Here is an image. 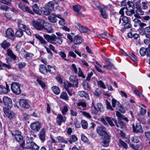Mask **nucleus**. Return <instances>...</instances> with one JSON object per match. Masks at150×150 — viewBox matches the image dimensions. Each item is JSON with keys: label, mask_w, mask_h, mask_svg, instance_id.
Wrapping results in <instances>:
<instances>
[{"label": "nucleus", "mask_w": 150, "mask_h": 150, "mask_svg": "<svg viewBox=\"0 0 150 150\" xmlns=\"http://www.w3.org/2000/svg\"><path fill=\"white\" fill-rule=\"evenodd\" d=\"M96 131L100 136L104 137L103 146L105 147L108 146L111 137L106 131L105 128L102 125L98 126L96 128Z\"/></svg>", "instance_id": "f257e3e1"}, {"label": "nucleus", "mask_w": 150, "mask_h": 150, "mask_svg": "<svg viewBox=\"0 0 150 150\" xmlns=\"http://www.w3.org/2000/svg\"><path fill=\"white\" fill-rule=\"evenodd\" d=\"M70 81L73 84H72L71 83L68 82L67 83H64V87L67 91L68 94L70 96H72V93L71 91L70 88L71 87H75L76 88L78 87V79L76 77L73 75H71L69 78Z\"/></svg>", "instance_id": "f03ea898"}, {"label": "nucleus", "mask_w": 150, "mask_h": 150, "mask_svg": "<svg viewBox=\"0 0 150 150\" xmlns=\"http://www.w3.org/2000/svg\"><path fill=\"white\" fill-rule=\"evenodd\" d=\"M43 36L48 42L53 45H56L57 43L61 45L62 42V40L61 38L57 37L54 34L50 35L47 34H44Z\"/></svg>", "instance_id": "7ed1b4c3"}, {"label": "nucleus", "mask_w": 150, "mask_h": 150, "mask_svg": "<svg viewBox=\"0 0 150 150\" xmlns=\"http://www.w3.org/2000/svg\"><path fill=\"white\" fill-rule=\"evenodd\" d=\"M45 21L40 19H38L37 21H33L32 25L37 30H42Z\"/></svg>", "instance_id": "20e7f679"}, {"label": "nucleus", "mask_w": 150, "mask_h": 150, "mask_svg": "<svg viewBox=\"0 0 150 150\" xmlns=\"http://www.w3.org/2000/svg\"><path fill=\"white\" fill-rule=\"evenodd\" d=\"M20 84L18 83L13 82L11 85V91L14 93L18 95L21 93Z\"/></svg>", "instance_id": "39448f33"}, {"label": "nucleus", "mask_w": 150, "mask_h": 150, "mask_svg": "<svg viewBox=\"0 0 150 150\" xmlns=\"http://www.w3.org/2000/svg\"><path fill=\"white\" fill-rule=\"evenodd\" d=\"M3 101L4 103L5 108H11L12 106V102L11 100L7 96H5L3 98Z\"/></svg>", "instance_id": "423d86ee"}, {"label": "nucleus", "mask_w": 150, "mask_h": 150, "mask_svg": "<svg viewBox=\"0 0 150 150\" xmlns=\"http://www.w3.org/2000/svg\"><path fill=\"white\" fill-rule=\"evenodd\" d=\"M6 37L11 40H13L15 38L14 33L11 28H8L6 31Z\"/></svg>", "instance_id": "0eeeda50"}, {"label": "nucleus", "mask_w": 150, "mask_h": 150, "mask_svg": "<svg viewBox=\"0 0 150 150\" xmlns=\"http://www.w3.org/2000/svg\"><path fill=\"white\" fill-rule=\"evenodd\" d=\"M42 30L48 33H52L53 31V29L51 25L47 22H45Z\"/></svg>", "instance_id": "6e6552de"}, {"label": "nucleus", "mask_w": 150, "mask_h": 150, "mask_svg": "<svg viewBox=\"0 0 150 150\" xmlns=\"http://www.w3.org/2000/svg\"><path fill=\"white\" fill-rule=\"evenodd\" d=\"M17 24L19 28H23V29L24 30V31L28 35H31V33L29 29L25 25L22 24L21 21H18Z\"/></svg>", "instance_id": "1a4fd4ad"}, {"label": "nucleus", "mask_w": 150, "mask_h": 150, "mask_svg": "<svg viewBox=\"0 0 150 150\" xmlns=\"http://www.w3.org/2000/svg\"><path fill=\"white\" fill-rule=\"evenodd\" d=\"M30 127L31 129L33 130L38 132L40 129L41 125L38 122H36L31 123Z\"/></svg>", "instance_id": "9d476101"}, {"label": "nucleus", "mask_w": 150, "mask_h": 150, "mask_svg": "<svg viewBox=\"0 0 150 150\" xmlns=\"http://www.w3.org/2000/svg\"><path fill=\"white\" fill-rule=\"evenodd\" d=\"M56 123L59 125H61L62 122H64L66 120V117L63 116L60 114H58L56 117Z\"/></svg>", "instance_id": "9b49d317"}, {"label": "nucleus", "mask_w": 150, "mask_h": 150, "mask_svg": "<svg viewBox=\"0 0 150 150\" xmlns=\"http://www.w3.org/2000/svg\"><path fill=\"white\" fill-rule=\"evenodd\" d=\"M4 111L5 114L9 119H11L14 118L15 114L8 109L4 108Z\"/></svg>", "instance_id": "f8f14e48"}, {"label": "nucleus", "mask_w": 150, "mask_h": 150, "mask_svg": "<svg viewBox=\"0 0 150 150\" xmlns=\"http://www.w3.org/2000/svg\"><path fill=\"white\" fill-rule=\"evenodd\" d=\"M132 128L134 132L140 133H142L143 132V129L139 123L136 124L135 125H133Z\"/></svg>", "instance_id": "ddd939ff"}, {"label": "nucleus", "mask_w": 150, "mask_h": 150, "mask_svg": "<svg viewBox=\"0 0 150 150\" xmlns=\"http://www.w3.org/2000/svg\"><path fill=\"white\" fill-rule=\"evenodd\" d=\"M10 90L6 82V87L0 85V94H7Z\"/></svg>", "instance_id": "4468645a"}, {"label": "nucleus", "mask_w": 150, "mask_h": 150, "mask_svg": "<svg viewBox=\"0 0 150 150\" xmlns=\"http://www.w3.org/2000/svg\"><path fill=\"white\" fill-rule=\"evenodd\" d=\"M76 25L77 28L81 33H86L89 30L88 28L86 27L83 26L79 23H76Z\"/></svg>", "instance_id": "2eb2a0df"}, {"label": "nucleus", "mask_w": 150, "mask_h": 150, "mask_svg": "<svg viewBox=\"0 0 150 150\" xmlns=\"http://www.w3.org/2000/svg\"><path fill=\"white\" fill-rule=\"evenodd\" d=\"M18 7L24 11H26L32 15H34L33 12L28 6H25L22 5L21 4H18Z\"/></svg>", "instance_id": "dca6fc26"}, {"label": "nucleus", "mask_w": 150, "mask_h": 150, "mask_svg": "<svg viewBox=\"0 0 150 150\" xmlns=\"http://www.w3.org/2000/svg\"><path fill=\"white\" fill-rule=\"evenodd\" d=\"M81 6L79 5H74L73 7L74 11L76 13V14L78 16H82V14L80 11L81 10Z\"/></svg>", "instance_id": "f3484780"}, {"label": "nucleus", "mask_w": 150, "mask_h": 150, "mask_svg": "<svg viewBox=\"0 0 150 150\" xmlns=\"http://www.w3.org/2000/svg\"><path fill=\"white\" fill-rule=\"evenodd\" d=\"M20 106L22 108H28L30 107V105L28 103L27 101L24 99H21L19 102Z\"/></svg>", "instance_id": "a211bd4d"}, {"label": "nucleus", "mask_w": 150, "mask_h": 150, "mask_svg": "<svg viewBox=\"0 0 150 150\" xmlns=\"http://www.w3.org/2000/svg\"><path fill=\"white\" fill-rule=\"evenodd\" d=\"M45 130L44 128L41 129L39 132V136L40 139L43 142L45 141Z\"/></svg>", "instance_id": "6ab92c4d"}, {"label": "nucleus", "mask_w": 150, "mask_h": 150, "mask_svg": "<svg viewBox=\"0 0 150 150\" xmlns=\"http://www.w3.org/2000/svg\"><path fill=\"white\" fill-rule=\"evenodd\" d=\"M136 13L134 14V16L136 18H141L140 16L143 15H144V11L142 10V8L135 11Z\"/></svg>", "instance_id": "aec40b11"}, {"label": "nucleus", "mask_w": 150, "mask_h": 150, "mask_svg": "<svg viewBox=\"0 0 150 150\" xmlns=\"http://www.w3.org/2000/svg\"><path fill=\"white\" fill-rule=\"evenodd\" d=\"M105 119L107 121L110 125L112 126H114L115 125L113 122L116 125L117 123V120L115 119L111 118L108 117H105Z\"/></svg>", "instance_id": "412c9836"}, {"label": "nucleus", "mask_w": 150, "mask_h": 150, "mask_svg": "<svg viewBox=\"0 0 150 150\" xmlns=\"http://www.w3.org/2000/svg\"><path fill=\"white\" fill-rule=\"evenodd\" d=\"M78 94L81 97L84 98L86 99H89V97L88 93L84 91H80L78 92Z\"/></svg>", "instance_id": "4be33fe9"}, {"label": "nucleus", "mask_w": 150, "mask_h": 150, "mask_svg": "<svg viewBox=\"0 0 150 150\" xmlns=\"http://www.w3.org/2000/svg\"><path fill=\"white\" fill-rule=\"evenodd\" d=\"M18 29L16 30L15 36L18 38L22 37L23 34V31L22 30L23 28H19Z\"/></svg>", "instance_id": "5701e85b"}, {"label": "nucleus", "mask_w": 150, "mask_h": 150, "mask_svg": "<svg viewBox=\"0 0 150 150\" xmlns=\"http://www.w3.org/2000/svg\"><path fill=\"white\" fill-rule=\"evenodd\" d=\"M56 142L55 140L51 137V141H48L47 142V144L50 150H54L55 148L54 147H53L52 145V143H55Z\"/></svg>", "instance_id": "b1692460"}, {"label": "nucleus", "mask_w": 150, "mask_h": 150, "mask_svg": "<svg viewBox=\"0 0 150 150\" xmlns=\"http://www.w3.org/2000/svg\"><path fill=\"white\" fill-rule=\"evenodd\" d=\"M57 15L53 14H50L48 17V20L53 23H55L57 22Z\"/></svg>", "instance_id": "393cba45"}, {"label": "nucleus", "mask_w": 150, "mask_h": 150, "mask_svg": "<svg viewBox=\"0 0 150 150\" xmlns=\"http://www.w3.org/2000/svg\"><path fill=\"white\" fill-rule=\"evenodd\" d=\"M82 40L81 37L76 36L74 39L73 42L75 44L78 45L82 42Z\"/></svg>", "instance_id": "a878e982"}, {"label": "nucleus", "mask_w": 150, "mask_h": 150, "mask_svg": "<svg viewBox=\"0 0 150 150\" xmlns=\"http://www.w3.org/2000/svg\"><path fill=\"white\" fill-rule=\"evenodd\" d=\"M1 45V47L4 49L8 48L10 46V44L5 40H4Z\"/></svg>", "instance_id": "bb28decb"}, {"label": "nucleus", "mask_w": 150, "mask_h": 150, "mask_svg": "<svg viewBox=\"0 0 150 150\" xmlns=\"http://www.w3.org/2000/svg\"><path fill=\"white\" fill-rule=\"evenodd\" d=\"M48 71L51 74H54L56 71L54 67L48 65L47 66V72Z\"/></svg>", "instance_id": "cd10ccee"}, {"label": "nucleus", "mask_w": 150, "mask_h": 150, "mask_svg": "<svg viewBox=\"0 0 150 150\" xmlns=\"http://www.w3.org/2000/svg\"><path fill=\"white\" fill-rule=\"evenodd\" d=\"M33 12L36 14H39L40 11V9L38 5L35 4L32 6V7Z\"/></svg>", "instance_id": "c85d7f7f"}, {"label": "nucleus", "mask_w": 150, "mask_h": 150, "mask_svg": "<svg viewBox=\"0 0 150 150\" xmlns=\"http://www.w3.org/2000/svg\"><path fill=\"white\" fill-rule=\"evenodd\" d=\"M54 3L50 1L47 4L46 7L50 11H52L54 9Z\"/></svg>", "instance_id": "c756f323"}, {"label": "nucleus", "mask_w": 150, "mask_h": 150, "mask_svg": "<svg viewBox=\"0 0 150 150\" xmlns=\"http://www.w3.org/2000/svg\"><path fill=\"white\" fill-rule=\"evenodd\" d=\"M97 105L98 110H97L96 107L94 106V108L95 110L97 111H100L101 112H103L104 111L103 107L101 103H98Z\"/></svg>", "instance_id": "7c9ffc66"}, {"label": "nucleus", "mask_w": 150, "mask_h": 150, "mask_svg": "<svg viewBox=\"0 0 150 150\" xmlns=\"http://www.w3.org/2000/svg\"><path fill=\"white\" fill-rule=\"evenodd\" d=\"M107 9V8L106 7H104L102 8V9L100 11L101 14L104 18H106L107 17V15L105 12Z\"/></svg>", "instance_id": "2f4dec72"}, {"label": "nucleus", "mask_w": 150, "mask_h": 150, "mask_svg": "<svg viewBox=\"0 0 150 150\" xmlns=\"http://www.w3.org/2000/svg\"><path fill=\"white\" fill-rule=\"evenodd\" d=\"M112 106L114 108H116V109L118 106H120L119 102L114 99H112Z\"/></svg>", "instance_id": "473e14b6"}, {"label": "nucleus", "mask_w": 150, "mask_h": 150, "mask_svg": "<svg viewBox=\"0 0 150 150\" xmlns=\"http://www.w3.org/2000/svg\"><path fill=\"white\" fill-rule=\"evenodd\" d=\"M30 148L33 150H38L39 147L33 142H31V144L30 145Z\"/></svg>", "instance_id": "72a5a7b5"}, {"label": "nucleus", "mask_w": 150, "mask_h": 150, "mask_svg": "<svg viewBox=\"0 0 150 150\" xmlns=\"http://www.w3.org/2000/svg\"><path fill=\"white\" fill-rule=\"evenodd\" d=\"M39 70L40 72L42 74H44L45 72H47V69L44 65H41L40 66Z\"/></svg>", "instance_id": "f704fd0d"}, {"label": "nucleus", "mask_w": 150, "mask_h": 150, "mask_svg": "<svg viewBox=\"0 0 150 150\" xmlns=\"http://www.w3.org/2000/svg\"><path fill=\"white\" fill-rule=\"evenodd\" d=\"M60 97L61 98L65 100H69V98L65 92H62L61 93Z\"/></svg>", "instance_id": "c9c22d12"}, {"label": "nucleus", "mask_w": 150, "mask_h": 150, "mask_svg": "<svg viewBox=\"0 0 150 150\" xmlns=\"http://www.w3.org/2000/svg\"><path fill=\"white\" fill-rule=\"evenodd\" d=\"M120 144L124 148L127 149L128 147L127 144L124 141L122 140L121 139H119Z\"/></svg>", "instance_id": "e433bc0d"}, {"label": "nucleus", "mask_w": 150, "mask_h": 150, "mask_svg": "<svg viewBox=\"0 0 150 150\" xmlns=\"http://www.w3.org/2000/svg\"><path fill=\"white\" fill-rule=\"evenodd\" d=\"M52 90L53 93L56 94H58L60 93V89L57 86H55L52 87Z\"/></svg>", "instance_id": "4c0bfd02"}, {"label": "nucleus", "mask_w": 150, "mask_h": 150, "mask_svg": "<svg viewBox=\"0 0 150 150\" xmlns=\"http://www.w3.org/2000/svg\"><path fill=\"white\" fill-rule=\"evenodd\" d=\"M59 143H64L65 144H67L68 142L65 140L62 137L60 136H58L56 138Z\"/></svg>", "instance_id": "58836bf2"}, {"label": "nucleus", "mask_w": 150, "mask_h": 150, "mask_svg": "<svg viewBox=\"0 0 150 150\" xmlns=\"http://www.w3.org/2000/svg\"><path fill=\"white\" fill-rule=\"evenodd\" d=\"M135 13V11L133 9L127 10L125 11V13L126 15L130 16H132L133 14H134Z\"/></svg>", "instance_id": "ea45409f"}, {"label": "nucleus", "mask_w": 150, "mask_h": 150, "mask_svg": "<svg viewBox=\"0 0 150 150\" xmlns=\"http://www.w3.org/2000/svg\"><path fill=\"white\" fill-rule=\"evenodd\" d=\"M82 127L84 129H86L88 127V123L86 121L82 120L81 122Z\"/></svg>", "instance_id": "a19ab883"}, {"label": "nucleus", "mask_w": 150, "mask_h": 150, "mask_svg": "<svg viewBox=\"0 0 150 150\" xmlns=\"http://www.w3.org/2000/svg\"><path fill=\"white\" fill-rule=\"evenodd\" d=\"M78 138L77 137L74 135H72L70 136L69 142L70 143L74 142L77 141Z\"/></svg>", "instance_id": "79ce46f5"}, {"label": "nucleus", "mask_w": 150, "mask_h": 150, "mask_svg": "<svg viewBox=\"0 0 150 150\" xmlns=\"http://www.w3.org/2000/svg\"><path fill=\"white\" fill-rule=\"evenodd\" d=\"M146 52L147 48L142 47L140 49L139 52L142 56H144L145 55H146Z\"/></svg>", "instance_id": "37998d69"}, {"label": "nucleus", "mask_w": 150, "mask_h": 150, "mask_svg": "<svg viewBox=\"0 0 150 150\" xmlns=\"http://www.w3.org/2000/svg\"><path fill=\"white\" fill-rule=\"evenodd\" d=\"M77 105L79 106L78 108L80 109V106H81L83 108L85 107L86 106V104L85 102L82 101H80L76 104Z\"/></svg>", "instance_id": "c03bdc74"}, {"label": "nucleus", "mask_w": 150, "mask_h": 150, "mask_svg": "<svg viewBox=\"0 0 150 150\" xmlns=\"http://www.w3.org/2000/svg\"><path fill=\"white\" fill-rule=\"evenodd\" d=\"M108 35H110L107 32H104L103 33H101L98 35V36L99 37L103 39L105 38V36L108 37Z\"/></svg>", "instance_id": "a18cd8bd"}, {"label": "nucleus", "mask_w": 150, "mask_h": 150, "mask_svg": "<svg viewBox=\"0 0 150 150\" xmlns=\"http://www.w3.org/2000/svg\"><path fill=\"white\" fill-rule=\"evenodd\" d=\"M116 125L117 127L121 128H125V125L124 123L121 121L119 122L118 124L117 123Z\"/></svg>", "instance_id": "49530a36"}, {"label": "nucleus", "mask_w": 150, "mask_h": 150, "mask_svg": "<svg viewBox=\"0 0 150 150\" xmlns=\"http://www.w3.org/2000/svg\"><path fill=\"white\" fill-rule=\"evenodd\" d=\"M68 111V106L67 105H64L63 107V108L62 109V113L63 115H65L66 114Z\"/></svg>", "instance_id": "de8ad7c7"}, {"label": "nucleus", "mask_w": 150, "mask_h": 150, "mask_svg": "<svg viewBox=\"0 0 150 150\" xmlns=\"http://www.w3.org/2000/svg\"><path fill=\"white\" fill-rule=\"evenodd\" d=\"M57 18L61 19V20L59 21V24L60 25H64V19L63 18L61 17V16L60 15H57Z\"/></svg>", "instance_id": "09e8293b"}, {"label": "nucleus", "mask_w": 150, "mask_h": 150, "mask_svg": "<svg viewBox=\"0 0 150 150\" xmlns=\"http://www.w3.org/2000/svg\"><path fill=\"white\" fill-rule=\"evenodd\" d=\"M133 88L134 89V92L137 95L139 96L140 97H144V95L142 94L139 91L138 89H137L135 87H133Z\"/></svg>", "instance_id": "8fccbe9b"}, {"label": "nucleus", "mask_w": 150, "mask_h": 150, "mask_svg": "<svg viewBox=\"0 0 150 150\" xmlns=\"http://www.w3.org/2000/svg\"><path fill=\"white\" fill-rule=\"evenodd\" d=\"M105 102L107 109L109 110L113 111L114 110V109H113L112 107L111 106L110 103L109 102H108L107 100H106Z\"/></svg>", "instance_id": "3c124183"}, {"label": "nucleus", "mask_w": 150, "mask_h": 150, "mask_svg": "<svg viewBox=\"0 0 150 150\" xmlns=\"http://www.w3.org/2000/svg\"><path fill=\"white\" fill-rule=\"evenodd\" d=\"M131 141L135 143H137L139 142V138L137 136L132 137L131 138Z\"/></svg>", "instance_id": "603ef678"}, {"label": "nucleus", "mask_w": 150, "mask_h": 150, "mask_svg": "<svg viewBox=\"0 0 150 150\" xmlns=\"http://www.w3.org/2000/svg\"><path fill=\"white\" fill-rule=\"evenodd\" d=\"M15 138L16 140L18 142H21L23 140V137L21 134L16 135Z\"/></svg>", "instance_id": "864d4df0"}, {"label": "nucleus", "mask_w": 150, "mask_h": 150, "mask_svg": "<svg viewBox=\"0 0 150 150\" xmlns=\"http://www.w3.org/2000/svg\"><path fill=\"white\" fill-rule=\"evenodd\" d=\"M111 60L109 58L107 59L106 60V62L107 64L109 65V67L111 68L115 69L114 65L111 63Z\"/></svg>", "instance_id": "5fc2aeb1"}, {"label": "nucleus", "mask_w": 150, "mask_h": 150, "mask_svg": "<svg viewBox=\"0 0 150 150\" xmlns=\"http://www.w3.org/2000/svg\"><path fill=\"white\" fill-rule=\"evenodd\" d=\"M37 81L39 84L42 86V88H44L45 86V83L39 79H38Z\"/></svg>", "instance_id": "6e6d98bb"}, {"label": "nucleus", "mask_w": 150, "mask_h": 150, "mask_svg": "<svg viewBox=\"0 0 150 150\" xmlns=\"http://www.w3.org/2000/svg\"><path fill=\"white\" fill-rule=\"evenodd\" d=\"M79 71L78 73V76L79 77H81L82 78L84 79L85 78V76L84 75L81 70L80 68H78Z\"/></svg>", "instance_id": "4d7b16f0"}, {"label": "nucleus", "mask_w": 150, "mask_h": 150, "mask_svg": "<svg viewBox=\"0 0 150 150\" xmlns=\"http://www.w3.org/2000/svg\"><path fill=\"white\" fill-rule=\"evenodd\" d=\"M97 82L98 85L100 86V87L103 89H105L106 88L104 83L102 81L99 80Z\"/></svg>", "instance_id": "13d9d810"}, {"label": "nucleus", "mask_w": 150, "mask_h": 150, "mask_svg": "<svg viewBox=\"0 0 150 150\" xmlns=\"http://www.w3.org/2000/svg\"><path fill=\"white\" fill-rule=\"evenodd\" d=\"M42 11L43 12V13L45 15H49L51 11L49 10H48L45 8H42Z\"/></svg>", "instance_id": "bf43d9fd"}, {"label": "nucleus", "mask_w": 150, "mask_h": 150, "mask_svg": "<svg viewBox=\"0 0 150 150\" xmlns=\"http://www.w3.org/2000/svg\"><path fill=\"white\" fill-rule=\"evenodd\" d=\"M94 71L92 70L90 73H89L86 77V80L88 81H90L91 80V76L93 74Z\"/></svg>", "instance_id": "052dcab7"}, {"label": "nucleus", "mask_w": 150, "mask_h": 150, "mask_svg": "<svg viewBox=\"0 0 150 150\" xmlns=\"http://www.w3.org/2000/svg\"><path fill=\"white\" fill-rule=\"evenodd\" d=\"M145 134L146 138L149 140V143L150 144V131L145 132Z\"/></svg>", "instance_id": "680f3d73"}, {"label": "nucleus", "mask_w": 150, "mask_h": 150, "mask_svg": "<svg viewBox=\"0 0 150 150\" xmlns=\"http://www.w3.org/2000/svg\"><path fill=\"white\" fill-rule=\"evenodd\" d=\"M148 3L147 1H143L142 2V6L144 9H146L148 8L147 5Z\"/></svg>", "instance_id": "e2e57ef3"}, {"label": "nucleus", "mask_w": 150, "mask_h": 150, "mask_svg": "<svg viewBox=\"0 0 150 150\" xmlns=\"http://www.w3.org/2000/svg\"><path fill=\"white\" fill-rule=\"evenodd\" d=\"M116 109H118L121 112L124 113L125 112V110L122 107L120 104V106H118Z\"/></svg>", "instance_id": "0e129e2a"}, {"label": "nucleus", "mask_w": 150, "mask_h": 150, "mask_svg": "<svg viewBox=\"0 0 150 150\" xmlns=\"http://www.w3.org/2000/svg\"><path fill=\"white\" fill-rule=\"evenodd\" d=\"M7 54L9 56H16L13 54L12 50L9 49L7 50Z\"/></svg>", "instance_id": "69168bd1"}, {"label": "nucleus", "mask_w": 150, "mask_h": 150, "mask_svg": "<svg viewBox=\"0 0 150 150\" xmlns=\"http://www.w3.org/2000/svg\"><path fill=\"white\" fill-rule=\"evenodd\" d=\"M12 135L14 136L15 137H16V135H19V134H21V133L18 130H15L11 132Z\"/></svg>", "instance_id": "338daca9"}, {"label": "nucleus", "mask_w": 150, "mask_h": 150, "mask_svg": "<svg viewBox=\"0 0 150 150\" xmlns=\"http://www.w3.org/2000/svg\"><path fill=\"white\" fill-rule=\"evenodd\" d=\"M116 116L120 119H123L124 118V116L123 115L120 113L118 111H117L116 112Z\"/></svg>", "instance_id": "774afa93"}]
</instances>
